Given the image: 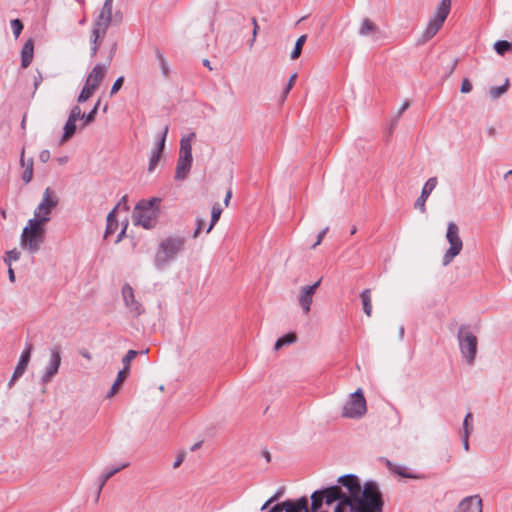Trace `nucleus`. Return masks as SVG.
Listing matches in <instances>:
<instances>
[{"instance_id":"e2e57ef3","label":"nucleus","mask_w":512,"mask_h":512,"mask_svg":"<svg viewBox=\"0 0 512 512\" xmlns=\"http://www.w3.org/2000/svg\"><path fill=\"white\" fill-rule=\"evenodd\" d=\"M127 223L124 225L123 229L121 230V233L119 234L118 236V239H117V242L120 241V239L122 238V236L125 234L126 232V228H127Z\"/></svg>"},{"instance_id":"bb28decb","label":"nucleus","mask_w":512,"mask_h":512,"mask_svg":"<svg viewBox=\"0 0 512 512\" xmlns=\"http://www.w3.org/2000/svg\"><path fill=\"white\" fill-rule=\"evenodd\" d=\"M115 216H116L115 210H112L107 216V226H106V231H105V237H108L109 235L115 233L116 230L118 229V222L116 221Z\"/></svg>"},{"instance_id":"6ab92c4d","label":"nucleus","mask_w":512,"mask_h":512,"mask_svg":"<svg viewBox=\"0 0 512 512\" xmlns=\"http://www.w3.org/2000/svg\"><path fill=\"white\" fill-rule=\"evenodd\" d=\"M168 130H169V127L165 126L159 143L157 144L156 148L152 151V154L149 159V171L154 170V168L158 164V161L161 157L162 151L165 147Z\"/></svg>"},{"instance_id":"aec40b11","label":"nucleus","mask_w":512,"mask_h":512,"mask_svg":"<svg viewBox=\"0 0 512 512\" xmlns=\"http://www.w3.org/2000/svg\"><path fill=\"white\" fill-rule=\"evenodd\" d=\"M193 157L189 156H181L179 155L177 166H176V174L175 178L178 180H183L188 175L191 166H192Z\"/></svg>"},{"instance_id":"c03bdc74","label":"nucleus","mask_w":512,"mask_h":512,"mask_svg":"<svg viewBox=\"0 0 512 512\" xmlns=\"http://www.w3.org/2000/svg\"><path fill=\"white\" fill-rule=\"evenodd\" d=\"M296 80H297V73H293L290 76L289 80H288L287 86H286L285 91H284V97H286L288 95V93L290 92V90L294 86Z\"/></svg>"},{"instance_id":"4be33fe9","label":"nucleus","mask_w":512,"mask_h":512,"mask_svg":"<svg viewBox=\"0 0 512 512\" xmlns=\"http://www.w3.org/2000/svg\"><path fill=\"white\" fill-rule=\"evenodd\" d=\"M34 54V41L29 39L25 42L21 50V66L27 68L32 62Z\"/></svg>"},{"instance_id":"69168bd1","label":"nucleus","mask_w":512,"mask_h":512,"mask_svg":"<svg viewBox=\"0 0 512 512\" xmlns=\"http://www.w3.org/2000/svg\"><path fill=\"white\" fill-rule=\"evenodd\" d=\"M204 65H205V66H207L210 70L212 69V68L210 67V65H209V61H208V60H205V61H204Z\"/></svg>"},{"instance_id":"473e14b6","label":"nucleus","mask_w":512,"mask_h":512,"mask_svg":"<svg viewBox=\"0 0 512 512\" xmlns=\"http://www.w3.org/2000/svg\"><path fill=\"white\" fill-rule=\"evenodd\" d=\"M306 39H307L306 35H302L297 39V41L295 43V47L291 53L292 60H296L297 58H299V56L301 55V52H302V48L306 42Z\"/></svg>"},{"instance_id":"37998d69","label":"nucleus","mask_w":512,"mask_h":512,"mask_svg":"<svg viewBox=\"0 0 512 512\" xmlns=\"http://www.w3.org/2000/svg\"><path fill=\"white\" fill-rule=\"evenodd\" d=\"M128 209L129 208L127 206V197L123 196L113 210H115V213H116L117 211H120V210L127 212Z\"/></svg>"},{"instance_id":"6e6552de","label":"nucleus","mask_w":512,"mask_h":512,"mask_svg":"<svg viewBox=\"0 0 512 512\" xmlns=\"http://www.w3.org/2000/svg\"><path fill=\"white\" fill-rule=\"evenodd\" d=\"M457 338L462 355L466 358L469 364H472L477 354V337L468 328L460 327Z\"/></svg>"},{"instance_id":"f3484780","label":"nucleus","mask_w":512,"mask_h":512,"mask_svg":"<svg viewBox=\"0 0 512 512\" xmlns=\"http://www.w3.org/2000/svg\"><path fill=\"white\" fill-rule=\"evenodd\" d=\"M437 178L432 177L427 180L425 183L420 197L415 202V208L419 209L421 212H425V203L427 198L429 197L430 193L434 190V188L437 186Z\"/></svg>"},{"instance_id":"774afa93","label":"nucleus","mask_w":512,"mask_h":512,"mask_svg":"<svg viewBox=\"0 0 512 512\" xmlns=\"http://www.w3.org/2000/svg\"><path fill=\"white\" fill-rule=\"evenodd\" d=\"M511 33H512V26H511V29H510Z\"/></svg>"},{"instance_id":"423d86ee","label":"nucleus","mask_w":512,"mask_h":512,"mask_svg":"<svg viewBox=\"0 0 512 512\" xmlns=\"http://www.w3.org/2000/svg\"><path fill=\"white\" fill-rule=\"evenodd\" d=\"M451 9V0H442L437 6L433 17L428 21L424 31V41H428L434 37L443 26L446 18L448 17Z\"/></svg>"},{"instance_id":"2f4dec72","label":"nucleus","mask_w":512,"mask_h":512,"mask_svg":"<svg viewBox=\"0 0 512 512\" xmlns=\"http://www.w3.org/2000/svg\"><path fill=\"white\" fill-rule=\"evenodd\" d=\"M510 86L509 80L506 79L502 86L491 87L489 90L490 96L493 99H497L505 94Z\"/></svg>"},{"instance_id":"de8ad7c7","label":"nucleus","mask_w":512,"mask_h":512,"mask_svg":"<svg viewBox=\"0 0 512 512\" xmlns=\"http://www.w3.org/2000/svg\"><path fill=\"white\" fill-rule=\"evenodd\" d=\"M204 224H205V221L203 219H197L196 220V229H195V232H194V237H198L199 234L201 233L203 227H204Z\"/></svg>"},{"instance_id":"39448f33","label":"nucleus","mask_w":512,"mask_h":512,"mask_svg":"<svg viewBox=\"0 0 512 512\" xmlns=\"http://www.w3.org/2000/svg\"><path fill=\"white\" fill-rule=\"evenodd\" d=\"M108 70V65L97 64L89 72L85 84L78 96L79 103L86 102L99 88Z\"/></svg>"},{"instance_id":"a211bd4d","label":"nucleus","mask_w":512,"mask_h":512,"mask_svg":"<svg viewBox=\"0 0 512 512\" xmlns=\"http://www.w3.org/2000/svg\"><path fill=\"white\" fill-rule=\"evenodd\" d=\"M61 364V355L59 348H54L51 353L50 363L46 369L43 380L45 382L49 381L53 376H55L58 372V369Z\"/></svg>"},{"instance_id":"a19ab883","label":"nucleus","mask_w":512,"mask_h":512,"mask_svg":"<svg viewBox=\"0 0 512 512\" xmlns=\"http://www.w3.org/2000/svg\"><path fill=\"white\" fill-rule=\"evenodd\" d=\"M20 257V252L16 249L7 252L5 262L10 266L12 261L18 260Z\"/></svg>"},{"instance_id":"58836bf2","label":"nucleus","mask_w":512,"mask_h":512,"mask_svg":"<svg viewBox=\"0 0 512 512\" xmlns=\"http://www.w3.org/2000/svg\"><path fill=\"white\" fill-rule=\"evenodd\" d=\"M99 105H100V100L97 101L94 108L88 114H85V123H84L85 126L89 125L90 123H92L95 120Z\"/></svg>"},{"instance_id":"13d9d810","label":"nucleus","mask_w":512,"mask_h":512,"mask_svg":"<svg viewBox=\"0 0 512 512\" xmlns=\"http://www.w3.org/2000/svg\"><path fill=\"white\" fill-rule=\"evenodd\" d=\"M20 162H21V165L25 168L27 167V165H29V159L26 161L24 158V149L22 150V153H21Z\"/></svg>"},{"instance_id":"7ed1b4c3","label":"nucleus","mask_w":512,"mask_h":512,"mask_svg":"<svg viewBox=\"0 0 512 512\" xmlns=\"http://www.w3.org/2000/svg\"><path fill=\"white\" fill-rule=\"evenodd\" d=\"M159 204V198L139 201L133 211L134 224L146 229L154 227L159 215Z\"/></svg>"},{"instance_id":"c9c22d12","label":"nucleus","mask_w":512,"mask_h":512,"mask_svg":"<svg viewBox=\"0 0 512 512\" xmlns=\"http://www.w3.org/2000/svg\"><path fill=\"white\" fill-rule=\"evenodd\" d=\"M472 421H473V416L471 413H468L465 416L464 421H463V433L462 434L470 435L472 433V431H473Z\"/></svg>"},{"instance_id":"bf43d9fd","label":"nucleus","mask_w":512,"mask_h":512,"mask_svg":"<svg viewBox=\"0 0 512 512\" xmlns=\"http://www.w3.org/2000/svg\"><path fill=\"white\" fill-rule=\"evenodd\" d=\"M41 82H42V75L40 73H38V77H35V82H34L35 89L38 88V86L40 85Z\"/></svg>"},{"instance_id":"c756f323","label":"nucleus","mask_w":512,"mask_h":512,"mask_svg":"<svg viewBox=\"0 0 512 512\" xmlns=\"http://www.w3.org/2000/svg\"><path fill=\"white\" fill-rule=\"evenodd\" d=\"M297 339V336L295 333H288L284 335L283 337L279 338L274 346V349L276 351L280 350L284 345L294 343Z\"/></svg>"},{"instance_id":"4468645a","label":"nucleus","mask_w":512,"mask_h":512,"mask_svg":"<svg viewBox=\"0 0 512 512\" xmlns=\"http://www.w3.org/2000/svg\"><path fill=\"white\" fill-rule=\"evenodd\" d=\"M454 512H482V499L478 495L465 497Z\"/></svg>"},{"instance_id":"a878e982","label":"nucleus","mask_w":512,"mask_h":512,"mask_svg":"<svg viewBox=\"0 0 512 512\" xmlns=\"http://www.w3.org/2000/svg\"><path fill=\"white\" fill-rule=\"evenodd\" d=\"M128 375H129V373H128L127 369H122L119 371L117 378H116L114 384L112 385L111 390L108 394V397L114 396L119 391L120 386L126 380Z\"/></svg>"},{"instance_id":"864d4df0","label":"nucleus","mask_w":512,"mask_h":512,"mask_svg":"<svg viewBox=\"0 0 512 512\" xmlns=\"http://www.w3.org/2000/svg\"><path fill=\"white\" fill-rule=\"evenodd\" d=\"M231 197H232V191H231V189H228V191L226 192L225 198H224V204L226 207L229 205Z\"/></svg>"},{"instance_id":"052dcab7","label":"nucleus","mask_w":512,"mask_h":512,"mask_svg":"<svg viewBox=\"0 0 512 512\" xmlns=\"http://www.w3.org/2000/svg\"><path fill=\"white\" fill-rule=\"evenodd\" d=\"M8 274H9L10 281L13 282L15 280V274H14V271H13V269L11 267L8 270Z\"/></svg>"},{"instance_id":"e433bc0d","label":"nucleus","mask_w":512,"mask_h":512,"mask_svg":"<svg viewBox=\"0 0 512 512\" xmlns=\"http://www.w3.org/2000/svg\"><path fill=\"white\" fill-rule=\"evenodd\" d=\"M33 177V160L29 159V165L25 168L22 179L25 183H29L32 180Z\"/></svg>"},{"instance_id":"5fc2aeb1","label":"nucleus","mask_w":512,"mask_h":512,"mask_svg":"<svg viewBox=\"0 0 512 512\" xmlns=\"http://www.w3.org/2000/svg\"><path fill=\"white\" fill-rule=\"evenodd\" d=\"M276 499H277V496H273V497H271L269 500H267V501L263 504V506L261 507V510H265V509H267V508L270 506V504H271L272 502H274Z\"/></svg>"},{"instance_id":"ddd939ff","label":"nucleus","mask_w":512,"mask_h":512,"mask_svg":"<svg viewBox=\"0 0 512 512\" xmlns=\"http://www.w3.org/2000/svg\"><path fill=\"white\" fill-rule=\"evenodd\" d=\"M113 0H105L98 17L94 20V26L108 30L112 21Z\"/></svg>"},{"instance_id":"603ef678","label":"nucleus","mask_w":512,"mask_h":512,"mask_svg":"<svg viewBox=\"0 0 512 512\" xmlns=\"http://www.w3.org/2000/svg\"><path fill=\"white\" fill-rule=\"evenodd\" d=\"M252 23H253V41L255 40V37L257 35V32H258V29H259V26H258V23H257V20L255 18L252 19Z\"/></svg>"},{"instance_id":"49530a36","label":"nucleus","mask_w":512,"mask_h":512,"mask_svg":"<svg viewBox=\"0 0 512 512\" xmlns=\"http://www.w3.org/2000/svg\"><path fill=\"white\" fill-rule=\"evenodd\" d=\"M471 90H472L471 82L469 81V79L464 78L461 83V89H460L461 93L466 94V93L471 92Z\"/></svg>"},{"instance_id":"09e8293b","label":"nucleus","mask_w":512,"mask_h":512,"mask_svg":"<svg viewBox=\"0 0 512 512\" xmlns=\"http://www.w3.org/2000/svg\"><path fill=\"white\" fill-rule=\"evenodd\" d=\"M39 158L42 162H47L50 159V152L48 150H43L40 153Z\"/></svg>"},{"instance_id":"20e7f679","label":"nucleus","mask_w":512,"mask_h":512,"mask_svg":"<svg viewBox=\"0 0 512 512\" xmlns=\"http://www.w3.org/2000/svg\"><path fill=\"white\" fill-rule=\"evenodd\" d=\"M45 225L33 219L27 222L21 234V246L23 249L32 253L40 249L45 239Z\"/></svg>"},{"instance_id":"9d476101","label":"nucleus","mask_w":512,"mask_h":512,"mask_svg":"<svg viewBox=\"0 0 512 512\" xmlns=\"http://www.w3.org/2000/svg\"><path fill=\"white\" fill-rule=\"evenodd\" d=\"M446 239L450 245L448 250L443 256V265L447 266L452 260L460 254L463 248V242L459 235V228L457 224L451 222L448 224Z\"/></svg>"},{"instance_id":"72a5a7b5","label":"nucleus","mask_w":512,"mask_h":512,"mask_svg":"<svg viewBox=\"0 0 512 512\" xmlns=\"http://www.w3.org/2000/svg\"><path fill=\"white\" fill-rule=\"evenodd\" d=\"M221 213H222V209L220 208L219 204H215L212 207L211 223H210L209 227L206 230L207 233H209L213 229L214 225L219 220V218L221 216Z\"/></svg>"},{"instance_id":"dca6fc26","label":"nucleus","mask_w":512,"mask_h":512,"mask_svg":"<svg viewBox=\"0 0 512 512\" xmlns=\"http://www.w3.org/2000/svg\"><path fill=\"white\" fill-rule=\"evenodd\" d=\"M107 30L99 28L97 26L92 25L89 42H90V55L94 57L99 47L102 44V41L106 35Z\"/></svg>"},{"instance_id":"680f3d73","label":"nucleus","mask_w":512,"mask_h":512,"mask_svg":"<svg viewBox=\"0 0 512 512\" xmlns=\"http://www.w3.org/2000/svg\"><path fill=\"white\" fill-rule=\"evenodd\" d=\"M80 354H81L84 358H86V359H88V360H90V359H91V354H90L87 350H82V351L80 352Z\"/></svg>"},{"instance_id":"412c9836","label":"nucleus","mask_w":512,"mask_h":512,"mask_svg":"<svg viewBox=\"0 0 512 512\" xmlns=\"http://www.w3.org/2000/svg\"><path fill=\"white\" fill-rule=\"evenodd\" d=\"M385 465L392 473L397 474L401 477L410 478V479L421 478L420 476L411 472L410 469H408L407 467L400 465V464H395V463L391 462L390 460H385Z\"/></svg>"},{"instance_id":"9b49d317","label":"nucleus","mask_w":512,"mask_h":512,"mask_svg":"<svg viewBox=\"0 0 512 512\" xmlns=\"http://www.w3.org/2000/svg\"><path fill=\"white\" fill-rule=\"evenodd\" d=\"M320 283H321V279H319L313 285H306V286L301 287V289H300L299 296H298V303L305 314H308L311 310L313 296H314L316 290L318 289V287L320 286Z\"/></svg>"},{"instance_id":"2eb2a0df","label":"nucleus","mask_w":512,"mask_h":512,"mask_svg":"<svg viewBox=\"0 0 512 512\" xmlns=\"http://www.w3.org/2000/svg\"><path fill=\"white\" fill-rule=\"evenodd\" d=\"M32 349V345H28L26 349L22 352L19 362L9 382V387H12L13 383L24 374L30 361Z\"/></svg>"},{"instance_id":"f8f14e48","label":"nucleus","mask_w":512,"mask_h":512,"mask_svg":"<svg viewBox=\"0 0 512 512\" xmlns=\"http://www.w3.org/2000/svg\"><path fill=\"white\" fill-rule=\"evenodd\" d=\"M122 297L132 317H138L144 312L142 305L135 299L134 290L130 285H124Z\"/></svg>"},{"instance_id":"a18cd8bd","label":"nucleus","mask_w":512,"mask_h":512,"mask_svg":"<svg viewBox=\"0 0 512 512\" xmlns=\"http://www.w3.org/2000/svg\"><path fill=\"white\" fill-rule=\"evenodd\" d=\"M157 58L160 62V66H161V69L163 71V74L164 75H167L168 74V64H167V61L166 59L164 58V56L161 54V53H157Z\"/></svg>"},{"instance_id":"4c0bfd02","label":"nucleus","mask_w":512,"mask_h":512,"mask_svg":"<svg viewBox=\"0 0 512 512\" xmlns=\"http://www.w3.org/2000/svg\"><path fill=\"white\" fill-rule=\"evenodd\" d=\"M69 119L77 121L78 119H83L85 121V113H82L79 106H74L69 114Z\"/></svg>"},{"instance_id":"cd10ccee","label":"nucleus","mask_w":512,"mask_h":512,"mask_svg":"<svg viewBox=\"0 0 512 512\" xmlns=\"http://www.w3.org/2000/svg\"><path fill=\"white\" fill-rule=\"evenodd\" d=\"M76 132V121L72 119H67V122L64 126V134L61 139V143L66 142L69 140Z\"/></svg>"},{"instance_id":"0e129e2a","label":"nucleus","mask_w":512,"mask_h":512,"mask_svg":"<svg viewBox=\"0 0 512 512\" xmlns=\"http://www.w3.org/2000/svg\"><path fill=\"white\" fill-rule=\"evenodd\" d=\"M115 48H116V46H114V48L110 52L109 61L113 58V54H114Z\"/></svg>"},{"instance_id":"7c9ffc66","label":"nucleus","mask_w":512,"mask_h":512,"mask_svg":"<svg viewBox=\"0 0 512 512\" xmlns=\"http://www.w3.org/2000/svg\"><path fill=\"white\" fill-rule=\"evenodd\" d=\"M495 51L503 56L507 52H512V41L500 40L494 44Z\"/></svg>"},{"instance_id":"4d7b16f0","label":"nucleus","mask_w":512,"mask_h":512,"mask_svg":"<svg viewBox=\"0 0 512 512\" xmlns=\"http://www.w3.org/2000/svg\"><path fill=\"white\" fill-rule=\"evenodd\" d=\"M409 106H410V103H409L408 101L404 102V103L401 105L400 109H399V113H398V114H399V116H400V115H401V114H402L406 109H408V107H409Z\"/></svg>"},{"instance_id":"393cba45","label":"nucleus","mask_w":512,"mask_h":512,"mask_svg":"<svg viewBox=\"0 0 512 512\" xmlns=\"http://www.w3.org/2000/svg\"><path fill=\"white\" fill-rule=\"evenodd\" d=\"M360 298L362 301L363 311L364 313L370 317L372 315V297H371V290L365 289L360 294Z\"/></svg>"},{"instance_id":"ea45409f","label":"nucleus","mask_w":512,"mask_h":512,"mask_svg":"<svg viewBox=\"0 0 512 512\" xmlns=\"http://www.w3.org/2000/svg\"><path fill=\"white\" fill-rule=\"evenodd\" d=\"M11 27L15 37H18L23 29V24L19 19H14L11 21Z\"/></svg>"},{"instance_id":"b1692460","label":"nucleus","mask_w":512,"mask_h":512,"mask_svg":"<svg viewBox=\"0 0 512 512\" xmlns=\"http://www.w3.org/2000/svg\"><path fill=\"white\" fill-rule=\"evenodd\" d=\"M379 32V27L372 22L370 19H364L361 23L359 33L362 36H370L377 34Z\"/></svg>"},{"instance_id":"79ce46f5","label":"nucleus","mask_w":512,"mask_h":512,"mask_svg":"<svg viewBox=\"0 0 512 512\" xmlns=\"http://www.w3.org/2000/svg\"><path fill=\"white\" fill-rule=\"evenodd\" d=\"M123 82H124L123 76L116 79V81L114 82V84L111 88V91H110L111 96L115 95L121 89Z\"/></svg>"},{"instance_id":"5701e85b","label":"nucleus","mask_w":512,"mask_h":512,"mask_svg":"<svg viewBox=\"0 0 512 512\" xmlns=\"http://www.w3.org/2000/svg\"><path fill=\"white\" fill-rule=\"evenodd\" d=\"M195 138L196 134L194 132L181 138L179 155L192 157V143Z\"/></svg>"},{"instance_id":"6e6d98bb","label":"nucleus","mask_w":512,"mask_h":512,"mask_svg":"<svg viewBox=\"0 0 512 512\" xmlns=\"http://www.w3.org/2000/svg\"><path fill=\"white\" fill-rule=\"evenodd\" d=\"M183 460H184V456L183 455H179L177 457L176 461L174 462L173 467L174 468H178L182 464Z\"/></svg>"},{"instance_id":"f704fd0d","label":"nucleus","mask_w":512,"mask_h":512,"mask_svg":"<svg viewBox=\"0 0 512 512\" xmlns=\"http://www.w3.org/2000/svg\"><path fill=\"white\" fill-rule=\"evenodd\" d=\"M138 355V352L135 350H129L126 355L123 357V369H127L128 373H130V363L131 361Z\"/></svg>"},{"instance_id":"c85d7f7f","label":"nucleus","mask_w":512,"mask_h":512,"mask_svg":"<svg viewBox=\"0 0 512 512\" xmlns=\"http://www.w3.org/2000/svg\"><path fill=\"white\" fill-rule=\"evenodd\" d=\"M128 464H123L122 466L120 467H116V468H113V469H110V470H107L106 472H104L103 474H101L100 476V487H99V490L102 489V487L106 484V482L112 477L114 476L116 473H118L119 471H121L122 469H124L125 467H127Z\"/></svg>"},{"instance_id":"0eeeda50","label":"nucleus","mask_w":512,"mask_h":512,"mask_svg":"<svg viewBox=\"0 0 512 512\" xmlns=\"http://www.w3.org/2000/svg\"><path fill=\"white\" fill-rule=\"evenodd\" d=\"M58 205V197L51 188H46L41 202L34 211V218L38 222L47 224L50 221L52 210Z\"/></svg>"},{"instance_id":"f257e3e1","label":"nucleus","mask_w":512,"mask_h":512,"mask_svg":"<svg viewBox=\"0 0 512 512\" xmlns=\"http://www.w3.org/2000/svg\"><path fill=\"white\" fill-rule=\"evenodd\" d=\"M310 498V507L303 496L278 503L268 512H316L323 504L333 503H336L333 512H382L384 506L378 484L369 481L361 486L359 478L352 474L339 477L337 485L314 491Z\"/></svg>"},{"instance_id":"1a4fd4ad","label":"nucleus","mask_w":512,"mask_h":512,"mask_svg":"<svg viewBox=\"0 0 512 512\" xmlns=\"http://www.w3.org/2000/svg\"><path fill=\"white\" fill-rule=\"evenodd\" d=\"M366 400L361 388L352 393L345 402L342 416L345 418H360L366 413Z\"/></svg>"},{"instance_id":"338daca9","label":"nucleus","mask_w":512,"mask_h":512,"mask_svg":"<svg viewBox=\"0 0 512 512\" xmlns=\"http://www.w3.org/2000/svg\"><path fill=\"white\" fill-rule=\"evenodd\" d=\"M79 3L83 4L84 0H77Z\"/></svg>"},{"instance_id":"8fccbe9b","label":"nucleus","mask_w":512,"mask_h":512,"mask_svg":"<svg viewBox=\"0 0 512 512\" xmlns=\"http://www.w3.org/2000/svg\"><path fill=\"white\" fill-rule=\"evenodd\" d=\"M469 436L466 434H462V444L465 451L469 450Z\"/></svg>"},{"instance_id":"3c124183","label":"nucleus","mask_w":512,"mask_h":512,"mask_svg":"<svg viewBox=\"0 0 512 512\" xmlns=\"http://www.w3.org/2000/svg\"><path fill=\"white\" fill-rule=\"evenodd\" d=\"M327 231H328V228H325L324 230H322V231L319 233L318 238H317V241H316V243L313 245V248H315L316 246H318V245L321 243V241H322V239L324 238V236H325V234L327 233Z\"/></svg>"},{"instance_id":"f03ea898","label":"nucleus","mask_w":512,"mask_h":512,"mask_svg":"<svg viewBox=\"0 0 512 512\" xmlns=\"http://www.w3.org/2000/svg\"><path fill=\"white\" fill-rule=\"evenodd\" d=\"M185 239L180 236H170L163 239L155 252L154 263L158 268L164 267L184 250Z\"/></svg>"}]
</instances>
